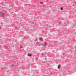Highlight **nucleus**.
<instances>
[{
    "label": "nucleus",
    "mask_w": 76,
    "mask_h": 76,
    "mask_svg": "<svg viewBox=\"0 0 76 76\" xmlns=\"http://www.w3.org/2000/svg\"><path fill=\"white\" fill-rule=\"evenodd\" d=\"M0 16H1L2 17H3L4 16V13H1L0 15Z\"/></svg>",
    "instance_id": "1"
},
{
    "label": "nucleus",
    "mask_w": 76,
    "mask_h": 76,
    "mask_svg": "<svg viewBox=\"0 0 76 76\" xmlns=\"http://www.w3.org/2000/svg\"><path fill=\"white\" fill-rule=\"evenodd\" d=\"M39 39L40 40V41H43V39L42 38H39Z\"/></svg>",
    "instance_id": "2"
},
{
    "label": "nucleus",
    "mask_w": 76,
    "mask_h": 76,
    "mask_svg": "<svg viewBox=\"0 0 76 76\" xmlns=\"http://www.w3.org/2000/svg\"><path fill=\"white\" fill-rule=\"evenodd\" d=\"M31 56H32L31 54L30 55L29 54H28V56H29V57H31Z\"/></svg>",
    "instance_id": "3"
},
{
    "label": "nucleus",
    "mask_w": 76,
    "mask_h": 76,
    "mask_svg": "<svg viewBox=\"0 0 76 76\" xmlns=\"http://www.w3.org/2000/svg\"><path fill=\"white\" fill-rule=\"evenodd\" d=\"M46 45H47V43H45L44 44V47H45V46H46Z\"/></svg>",
    "instance_id": "4"
},
{
    "label": "nucleus",
    "mask_w": 76,
    "mask_h": 76,
    "mask_svg": "<svg viewBox=\"0 0 76 76\" xmlns=\"http://www.w3.org/2000/svg\"><path fill=\"white\" fill-rule=\"evenodd\" d=\"M58 69H60V65H59L58 66Z\"/></svg>",
    "instance_id": "5"
},
{
    "label": "nucleus",
    "mask_w": 76,
    "mask_h": 76,
    "mask_svg": "<svg viewBox=\"0 0 76 76\" xmlns=\"http://www.w3.org/2000/svg\"><path fill=\"white\" fill-rule=\"evenodd\" d=\"M40 4H43V2H40Z\"/></svg>",
    "instance_id": "6"
},
{
    "label": "nucleus",
    "mask_w": 76,
    "mask_h": 76,
    "mask_svg": "<svg viewBox=\"0 0 76 76\" xmlns=\"http://www.w3.org/2000/svg\"><path fill=\"white\" fill-rule=\"evenodd\" d=\"M63 8H61V10H63Z\"/></svg>",
    "instance_id": "7"
},
{
    "label": "nucleus",
    "mask_w": 76,
    "mask_h": 76,
    "mask_svg": "<svg viewBox=\"0 0 76 76\" xmlns=\"http://www.w3.org/2000/svg\"><path fill=\"white\" fill-rule=\"evenodd\" d=\"M20 48H22V46H20Z\"/></svg>",
    "instance_id": "8"
},
{
    "label": "nucleus",
    "mask_w": 76,
    "mask_h": 76,
    "mask_svg": "<svg viewBox=\"0 0 76 76\" xmlns=\"http://www.w3.org/2000/svg\"><path fill=\"white\" fill-rule=\"evenodd\" d=\"M43 55H44V54H42V56H43Z\"/></svg>",
    "instance_id": "9"
},
{
    "label": "nucleus",
    "mask_w": 76,
    "mask_h": 76,
    "mask_svg": "<svg viewBox=\"0 0 76 76\" xmlns=\"http://www.w3.org/2000/svg\"><path fill=\"white\" fill-rule=\"evenodd\" d=\"M73 6H75V5H74Z\"/></svg>",
    "instance_id": "10"
}]
</instances>
